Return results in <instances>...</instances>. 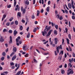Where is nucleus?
<instances>
[{"instance_id":"nucleus-1","label":"nucleus","mask_w":75,"mask_h":75,"mask_svg":"<svg viewBox=\"0 0 75 75\" xmlns=\"http://www.w3.org/2000/svg\"><path fill=\"white\" fill-rule=\"evenodd\" d=\"M51 27L49 26L48 28V26L46 25L45 27V29H44V32L43 31L42 32V35L43 36H45V34L46 35L47 34V31H49L50 29H51Z\"/></svg>"},{"instance_id":"nucleus-2","label":"nucleus","mask_w":75,"mask_h":75,"mask_svg":"<svg viewBox=\"0 0 75 75\" xmlns=\"http://www.w3.org/2000/svg\"><path fill=\"white\" fill-rule=\"evenodd\" d=\"M67 71L69 72H68L67 73L68 75H70V74H74V71L70 68H69L68 69Z\"/></svg>"},{"instance_id":"nucleus-3","label":"nucleus","mask_w":75,"mask_h":75,"mask_svg":"<svg viewBox=\"0 0 75 75\" xmlns=\"http://www.w3.org/2000/svg\"><path fill=\"white\" fill-rule=\"evenodd\" d=\"M52 32V30H50L49 31V32H48L46 36L47 37H48V36H50V35H51V34Z\"/></svg>"},{"instance_id":"nucleus-4","label":"nucleus","mask_w":75,"mask_h":75,"mask_svg":"<svg viewBox=\"0 0 75 75\" xmlns=\"http://www.w3.org/2000/svg\"><path fill=\"white\" fill-rule=\"evenodd\" d=\"M62 48L60 46H59L56 48L58 54L59 53V49H62Z\"/></svg>"},{"instance_id":"nucleus-5","label":"nucleus","mask_w":75,"mask_h":75,"mask_svg":"<svg viewBox=\"0 0 75 75\" xmlns=\"http://www.w3.org/2000/svg\"><path fill=\"white\" fill-rule=\"evenodd\" d=\"M4 41V39H3V36H1L0 38V42H3Z\"/></svg>"},{"instance_id":"nucleus-6","label":"nucleus","mask_w":75,"mask_h":75,"mask_svg":"<svg viewBox=\"0 0 75 75\" xmlns=\"http://www.w3.org/2000/svg\"><path fill=\"white\" fill-rule=\"evenodd\" d=\"M16 7L17 8H15V11H17L18 10V11H20V7H18V5H17L16 6Z\"/></svg>"},{"instance_id":"nucleus-7","label":"nucleus","mask_w":75,"mask_h":75,"mask_svg":"<svg viewBox=\"0 0 75 75\" xmlns=\"http://www.w3.org/2000/svg\"><path fill=\"white\" fill-rule=\"evenodd\" d=\"M18 33V32L17 31H16V30H15L13 32V34L14 36H16L17 33Z\"/></svg>"},{"instance_id":"nucleus-8","label":"nucleus","mask_w":75,"mask_h":75,"mask_svg":"<svg viewBox=\"0 0 75 75\" xmlns=\"http://www.w3.org/2000/svg\"><path fill=\"white\" fill-rule=\"evenodd\" d=\"M13 51L14 52H16L17 51V48L15 47L13 49Z\"/></svg>"},{"instance_id":"nucleus-9","label":"nucleus","mask_w":75,"mask_h":75,"mask_svg":"<svg viewBox=\"0 0 75 75\" xmlns=\"http://www.w3.org/2000/svg\"><path fill=\"white\" fill-rule=\"evenodd\" d=\"M10 41H9V43L10 44H11V43L12 42V37L11 36H10Z\"/></svg>"},{"instance_id":"nucleus-10","label":"nucleus","mask_w":75,"mask_h":75,"mask_svg":"<svg viewBox=\"0 0 75 75\" xmlns=\"http://www.w3.org/2000/svg\"><path fill=\"white\" fill-rule=\"evenodd\" d=\"M16 57H17V56H16V55H15L14 56H13L12 59V61H14L16 58Z\"/></svg>"},{"instance_id":"nucleus-11","label":"nucleus","mask_w":75,"mask_h":75,"mask_svg":"<svg viewBox=\"0 0 75 75\" xmlns=\"http://www.w3.org/2000/svg\"><path fill=\"white\" fill-rule=\"evenodd\" d=\"M54 42L55 44H57V40H58V38H55L54 39Z\"/></svg>"},{"instance_id":"nucleus-12","label":"nucleus","mask_w":75,"mask_h":75,"mask_svg":"<svg viewBox=\"0 0 75 75\" xmlns=\"http://www.w3.org/2000/svg\"><path fill=\"white\" fill-rule=\"evenodd\" d=\"M50 6H48L47 7L46 10L47 12H49L50 11Z\"/></svg>"},{"instance_id":"nucleus-13","label":"nucleus","mask_w":75,"mask_h":75,"mask_svg":"<svg viewBox=\"0 0 75 75\" xmlns=\"http://www.w3.org/2000/svg\"><path fill=\"white\" fill-rule=\"evenodd\" d=\"M25 3L26 4L28 5V4H29V1L28 0H27L26 1H25Z\"/></svg>"},{"instance_id":"nucleus-14","label":"nucleus","mask_w":75,"mask_h":75,"mask_svg":"<svg viewBox=\"0 0 75 75\" xmlns=\"http://www.w3.org/2000/svg\"><path fill=\"white\" fill-rule=\"evenodd\" d=\"M68 6L69 8H72V6H71V4L70 3L68 4Z\"/></svg>"},{"instance_id":"nucleus-15","label":"nucleus","mask_w":75,"mask_h":75,"mask_svg":"<svg viewBox=\"0 0 75 75\" xmlns=\"http://www.w3.org/2000/svg\"><path fill=\"white\" fill-rule=\"evenodd\" d=\"M21 13L18 12V13H17V16H19V17H21Z\"/></svg>"},{"instance_id":"nucleus-16","label":"nucleus","mask_w":75,"mask_h":75,"mask_svg":"<svg viewBox=\"0 0 75 75\" xmlns=\"http://www.w3.org/2000/svg\"><path fill=\"white\" fill-rule=\"evenodd\" d=\"M54 27H55V28H56V29H57V30H58V25H55V24H54Z\"/></svg>"},{"instance_id":"nucleus-17","label":"nucleus","mask_w":75,"mask_h":75,"mask_svg":"<svg viewBox=\"0 0 75 75\" xmlns=\"http://www.w3.org/2000/svg\"><path fill=\"white\" fill-rule=\"evenodd\" d=\"M19 29L21 31H22V30H23V26L21 25L20 26Z\"/></svg>"},{"instance_id":"nucleus-18","label":"nucleus","mask_w":75,"mask_h":75,"mask_svg":"<svg viewBox=\"0 0 75 75\" xmlns=\"http://www.w3.org/2000/svg\"><path fill=\"white\" fill-rule=\"evenodd\" d=\"M16 3H17V2L16 1V0H14V7H16Z\"/></svg>"},{"instance_id":"nucleus-19","label":"nucleus","mask_w":75,"mask_h":75,"mask_svg":"<svg viewBox=\"0 0 75 75\" xmlns=\"http://www.w3.org/2000/svg\"><path fill=\"white\" fill-rule=\"evenodd\" d=\"M21 71H18L16 74V75H19L20 74H21Z\"/></svg>"},{"instance_id":"nucleus-20","label":"nucleus","mask_w":75,"mask_h":75,"mask_svg":"<svg viewBox=\"0 0 75 75\" xmlns=\"http://www.w3.org/2000/svg\"><path fill=\"white\" fill-rule=\"evenodd\" d=\"M30 33H28V35H27L26 37L28 38L30 37Z\"/></svg>"},{"instance_id":"nucleus-21","label":"nucleus","mask_w":75,"mask_h":75,"mask_svg":"<svg viewBox=\"0 0 75 75\" xmlns=\"http://www.w3.org/2000/svg\"><path fill=\"white\" fill-rule=\"evenodd\" d=\"M37 29L36 28H35L33 30V33H35V32H36V31H37Z\"/></svg>"},{"instance_id":"nucleus-22","label":"nucleus","mask_w":75,"mask_h":75,"mask_svg":"<svg viewBox=\"0 0 75 75\" xmlns=\"http://www.w3.org/2000/svg\"><path fill=\"white\" fill-rule=\"evenodd\" d=\"M69 68H71V67H72V65H71V63H69Z\"/></svg>"},{"instance_id":"nucleus-23","label":"nucleus","mask_w":75,"mask_h":75,"mask_svg":"<svg viewBox=\"0 0 75 75\" xmlns=\"http://www.w3.org/2000/svg\"><path fill=\"white\" fill-rule=\"evenodd\" d=\"M37 16H39V14H40V11L39 10L37 11Z\"/></svg>"},{"instance_id":"nucleus-24","label":"nucleus","mask_w":75,"mask_h":75,"mask_svg":"<svg viewBox=\"0 0 75 75\" xmlns=\"http://www.w3.org/2000/svg\"><path fill=\"white\" fill-rule=\"evenodd\" d=\"M61 73L62 74H64V73H65V71L64 70L62 69L61 70Z\"/></svg>"},{"instance_id":"nucleus-25","label":"nucleus","mask_w":75,"mask_h":75,"mask_svg":"<svg viewBox=\"0 0 75 75\" xmlns=\"http://www.w3.org/2000/svg\"><path fill=\"white\" fill-rule=\"evenodd\" d=\"M68 37L70 39V40H71V35L70 34H69L68 35Z\"/></svg>"},{"instance_id":"nucleus-26","label":"nucleus","mask_w":75,"mask_h":75,"mask_svg":"<svg viewBox=\"0 0 75 75\" xmlns=\"http://www.w3.org/2000/svg\"><path fill=\"white\" fill-rule=\"evenodd\" d=\"M54 34L55 35H57V30H54Z\"/></svg>"},{"instance_id":"nucleus-27","label":"nucleus","mask_w":75,"mask_h":75,"mask_svg":"<svg viewBox=\"0 0 75 75\" xmlns=\"http://www.w3.org/2000/svg\"><path fill=\"white\" fill-rule=\"evenodd\" d=\"M15 54V52H12L11 54L10 55V57H12L13 55H14Z\"/></svg>"},{"instance_id":"nucleus-28","label":"nucleus","mask_w":75,"mask_h":75,"mask_svg":"<svg viewBox=\"0 0 75 75\" xmlns=\"http://www.w3.org/2000/svg\"><path fill=\"white\" fill-rule=\"evenodd\" d=\"M67 44H69V39H68V38H67Z\"/></svg>"},{"instance_id":"nucleus-29","label":"nucleus","mask_w":75,"mask_h":75,"mask_svg":"<svg viewBox=\"0 0 75 75\" xmlns=\"http://www.w3.org/2000/svg\"><path fill=\"white\" fill-rule=\"evenodd\" d=\"M15 23L16 24V25H18V21H16L15 22Z\"/></svg>"},{"instance_id":"nucleus-30","label":"nucleus","mask_w":75,"mask_h":75,"mask_svg":"<svg viewBox=\"0 0 75 75\" xmlns=\"http://www.w3.org/2000/svg\"><path fill=\"white\" fill-rule=\"evenodd\" d=\"M8 33H10V34H11L12 33H13V31L11 30H9L8 31Z\"/></svg>"},{"instance_id":"nucleus-31","label":"nucleus","mask_w":75,"mask_h":75,"mask_svg":"<svg viewBox=\"0 0 75 75\" xmlns=\"http://www.w3.org/2000/svg\"><path fill=\"white\" fill-rule=\"evenodd\" d=\"M29 54H28L27 53L25 55V57H28Z\"/></svg>"},{"instance_id":"nucleus-32","label":"nucleus","mask_w":75,"mask_h":75,"mask_svg":"<svg viewBox=\"0 0 75 75\" xmlns=\"http://www.w3.org/2000/svg\"><path fill=\"white\" fill-rule=\"evenodd\" d=\"M10 64L11 66H13V65H14V63L12 62L10 63Z\"/></svg>"},{"instance_id":"nucleus-33","label":"nucleus","mask_w":75,"mask_h":75,"mask_svg":"<svg viewBox=\"0 0 75 75\" xmlns=\"http://www.w3.org/2000/svg\"><path fill=\"white\" fill-rule=\"evenodd\" d=\"M23 11V14H25V9H24Z\"/></svg>"},{"instance_id":"nucleus-34","label":"nucleus","mask_w":75,"mask_h":75,"mask_svg":"<svg viewBox=\"0 0 75 75\" xmlns=\"http://www.w3.org/2000/svg\"><path fill=\"white\" fill-rule=\"evenodd\" d=\"M61 54H64V52L63 51H61L59 53V55H60Z\"/></svg>"},{"instance_id":"nucleus-35","label":"nucleus","mask_w":75,"mask_h":75,"mask_svg":"<svg viewBox=\"0 0 75 75\" xmlns=\"http://www.w3.org/2000/svg\"><path fill=\"white\" fill-rule=\"evenodd\" d=\"M71 18H72V19H73V20H75V16H72Z\"/></svg>"},{"instance_id":"nucleus-36","label":"nucleus","mask_w":75,"mask_h":75,"mask_svg":"<svg viewBox=\"0 0 75 75\" xmlns=\"http://www.w3.org/2000/svg\"><path fill=\"white\" fill-rule=\"evenodd\" d=\"M6 25L7 26H9L10 25V23L9 22H8L6 24Z\"/></svg>"},{"instance_id":"nucleus-37","label":"nucleus","mask_w":75,"mask_h":75,"mask_svg":"<svg viewBox=\"0 0 75 75\" xmlns=\"http://www.w3.org/2000/svg\"><path fill=\"white\" fill-rule=\"evenodd\" d=\"M59 19L60 20H62V19H63V18H62V16H61L60 17V18H59Z\"/></svg>"},{"instance_id":"nucleus-38","label":"nucleus","mask_w":75,"mask_h":75,"mask_svg":"<svg viewBox=\"0 0 75 75\" xmlns=\"http://www.w3.org/2000/svg\"><path fill=\"white\" fill-rule=\"evenodd\" d=\"M21 10L22 11H23V10H24L23 8V6L21 7Z\"/></svg>"},{"instance_id":"nucleus-39","label":"nucleus","mask_w":75,"mask_h":75,"mask_svg":"<svg viewBox=\"0 0 75 75\" xmlns=\"http://www.w3.org/2000/svg\"><path fill=\"white\" fill-rule=\"evenodd\" d=\"M13 20V18H11L10 19H9V21H11Z\"/></svg>"},{"instance_id":"nucleus-40","label":"nucleus","mask_w":75,"mask_h":75,"mask_svg":"<svg viewBox=\"0 0 75 75\" xmlns=\"http://www.w3.org/2000/svg\"><path fill=\"white\" fill-rule=\"evenodd\" d=\"M1 61H3V60H4V57H2L1 58Z\"/></svg>"},{"instance_id":"nucleus-41","label":"nucleus","mask_w":75,"mask_h":75,"mask_svg":"<svg viewBox=\"0 0 75 75\" xmlns=\"http://www.w3.org/2000/svg\"><path fill=\"white\" fill-rule=\"evenodd\" d=\"M23 50H24V51H25V46L23 47Z\"/></svg>"},{"instance_id":"nucleus-42","label":"nucleus","mask_w":75,"mask_h":75,"mask_svg":"<svg viewBox=\"0 0 75 75\" xmlns=\"http://www.w3.org/2000/svg\"><path fill=\"white\" fill-rule=\"evenodd\" d=\"M33 60H34V62H36V63H37V60H36L35 59H33Z\"/></svg>"},{"instance_id":"nucleus-43","label":"nucleus","mask_w":75,"mask_h":75,"mask_svg":"<svg viewBox=\"0 0 75 75\" xmlns=\"http://www.w3.org/2000/svg\"><path fill=\"white\" fill-rule=\"evenodd\" d=\"M32 19H34L35 18V16H34V15H33L32 16Z\"/></svg>"},{"instance_id":"nucleus-44","label":"nucleus","mask_w":75,"mask_h":75,"mask_svg":"<svg viewBox=\"0 0 75 75\" xmlns=\"http://www.w3.org/2000/svg\"><path fill=\"white\" fill-rule=\"evenodd\" d=\"M40 12L41 13H42L44 12V9H42L40 11Z\"/></svg>"},{"instance_id":"nucleus-45","label":"nucleus","mask_w":75,"mask_h":75,"mask_svg":"<svg viewBox=\"0 0 75 75\" xmlns=\"http://www.w3.org/2000/svg\"><path fill=\"white\" fill-rule=\"evenodd\" d=\"M71 5H74V1L73 0H71Z\"/></svg>"},{"instance_id":"nucleus-46","label":"nucleus","mask_w":75,"mask_h":75,"mask_svg":"<svg viewBox=\"0 0 75 75\" xmlns=\"http://www.w3.org/2000/svg\"><path fill=\"white\" fill-rule=\"evenodd\" d=\"M47 42H48V40H47L45 42H44L43 44H46Z\"/></svg>"},{"instance_id":"nucleus-47","label":"nucleus","mask_w":75,"mask_h":75,"mask_svg":"<svg viewBox=\"0 0 75 75\" xmlns=\"http://www.w3.org/2000/svg\"><path fill=\"white\" fill-rule=\"evenodd\" d=\"M7 31V30H6V29L5 28L3 30V32H6Z\"/></svg>"},{"instance_id":"nucleus-48","label":"nucleus","mask_w":75,"mask_h":75,"mask_svg":"<svg viewBox=\"0 0 75 75\" xmlns=\"http://www.w3.org/2000/svg\"><path fill=\"white\" fill-rule=\"evenodd\" d=\"M2 55H3V56H5V55H6V53L3 52L2 53Z\"/></svg>"},{"instance_id":"nucleus-49","label":"nucleus","mask_w":75,"mask_h":75,"mask_svg":"<svg viewBox=\"0 0 75 75\" xmlns=\"http://www.w3.org/2000/svg\"><path fill=\"white\" fill-rule=\"evenodd\" d=\"M54 54L56 56H57V51H54Z\"/></svg>"},{"instance_id":"nucleus-50","label":"nucleus","mask_w":75,"mask_h":75,"mask_svg":"<svg viewBox=\"0 0 75 75\" xmlns=\"http://www.w3.org/2000/svg\"><path fill=\"white\" fill-rule=\"evenodd\" d=\"M6 17V15H4L3 16V18H5Z\"/></svg>"},{"instance_id":"nucleus-51","label":"nucleus","mask_w":75,"mask_h":75,"mask_svg":"<svg viewBox=\"0 0 75 75\" xmlns=\"http://www.w3.org/2000/svg\"><path fill=\"white\" fill-rule=\"evenodd\" d=\"M65 30H66V33H67V32H68V28H65Z\"/></svg>"},{"instance_id":"nucleus-52","label":"nucleus","mask_w":75,"mask_h":75,"mask_svg":"<svg viewBox=\"0 0 75 75\" xmlns=\"http://www.w3.org/2000/svg\"><path fill=\"white\" fill-rule=\"evenodd\" d=\"M65 12L67 14H68V11L67 10V9L65 10Z\"/></svg>"},{"instance_id":"nucleus-53","label":"nucleus","mask_w":75,"mask_h":75,"mask_svg":"<svg viewBox=\"0 0 75 75\" xmlns=\"http://www.w3.org/2000/svg\"><path fill=\"white\" fill-rule=\"evenodd\" d=\"M48 5H50V4H51V1H49L48 2Z\"/></svg>"},{"instance_id":"nucleus-54","label":"nucleus","mask_w":75,"mask_h":75,"mask_svg":"<svg viewBox=\"0 0 75 75\" xmlns=\"http://www.w3.org/2000/svg\"><path fill=\"white\" fill-rule=\"evenodd\" d=\"M69 62H70L71 63H72V62L71 59H69Z\"/></svg>"},{"instance_id":"nucleus-55","label":"nucleus","mask_w":75,"mask_h":75,"mask_svg":"<svg viewBox=\"0 0 75 75\" xmlns=\"http://www.w3.org/2000/svg\"><path fill=\"white\" fill-rule=\"evenodd\" d=\"M72 8H73V9H74V8H75V6H74V5H72Z\"/></svg>"},{"instance_id":"nucleus-56","label":"nucleus","mask_w":75,"mask_h":75,"mask_svg":"<svg viewBox=\"0 0 75 75\" xmlns=\"http://www.w3.org/2000/svg\"><path fill=\"white\" fill-rule=\"evenodd\" d=\"M11 7V5H9L8 6V8H10Z\"/></svg>"},{"instance_id":"nucleus-57","label":"nucleus","mask_w":75,"mask_h":75,"mask_svg":"<svg viewBox=\"0 0 75 75\" xmlns=\"http://www.w3.org/2000/svg\"><path fill=\"white\" fill-rule=\"evenodd\" d=\"M3 73H4V74H8V71H4L3 72Z\"/></svg>"},{"instance_id":"nucleus-58","label":"nucleus","mask_w":75,"mask_h":75,"mask_svg":"<svg viewBox=\"0 0 75 75\" xmlns=\"http://www.w3.org/2000/svg\"><path fill=\"white\" fill-rule=\"evenodd\" d=\"M72 55L73 57H75V54L74 53H73Z\"/></svg>"},{"instance_id":"nucleus-59","label":"nucleus","mask_w":75,"mask_h":75,"mask_svg":"<svg viewBox=\"0 0 75 75\" xmlns=\"http://www.w3.org/2000/svg\"><path fill=\"white\" fill-rule=\"evenodd\" d=\"M29 27H28L26 29V30L28 32V30H29Z\"/></svg>"},{"instance_id":"nucleus-60","label":"nucleus","mask_w":75,"mask_h":75,"mask_svg":"<svg viewBox=\"0 0 75 75\" xmlns=\"http://www.w3.org/2000/svg\"><path fill=\"white\" fill-rule=\"evenodd\" d=\"M36 55L37 53H36L35 52H34V56H37Z\"/></svg>"},{"instance_id":"nucleus-61","label":"nucleus","mask_w":75,"mask_h":75,"mask_svg":"<svg viewBox=\"0 0 75 75\" xmlns=\"http://www.w3.org/2000/svg\"><path fill=\"white\" fill-rule=\"evenodd\" d=\"M35 24H38V22H37V21H35Z\"/></svg>"},{"instance_id":"nucleus-62","label":"nucleus","mask_w":75,"mask_h":75,"mask_svg":"<svg viewBox=\"0 0 75 75\" xmlns=\"http://www.w3.org/2000/svg\"><path fill=\"white\" fill-rule=\"evenodd\" d=\"M35 0H33V4H35Z\"/></svg>"},{"instance_id":"nucleus-63","label":"nucleus","mask_w":75,"mask_h":75,"mask_svg":"<svg viewBox=\"0 0 75 75\" xmlns=\"http://www.w3.org/2000/svg\"><path fill=\"white\" fill-rule=\"evenodd\" d=\"M22 23H25V21L23 19L22 20Z\"/></svg>"},{"instance_id":"nucleus-64","label":"nucleus","mask_w":75,"mask_h":75,"mask_svg":"<svg viewBox=\"0 0 75 75\" xmlns=\"http://www.w3.org/2000/svg\"><path fill=\"white\" fill-rule=\"evenodd\" d=\"M73 31H74V33H75V28L74 27H73Z\"/></svg>"}]
</instances>
